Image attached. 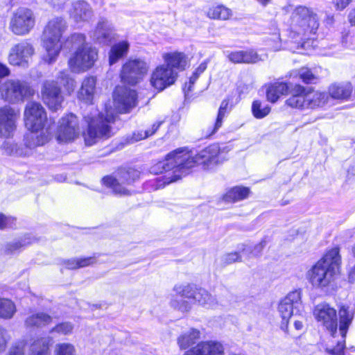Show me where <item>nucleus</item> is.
<instances>
[{
    "label": "nucleus",
    "mask_w": 355,
    "mask_h": 355,
    "mask_svg": "<svg viewBox=\"0 0 355 355\" xmlns=\"http://www.w3.org/2000/svg\"><path fill=\"white\" fill-rule=\"evenodd\" d=\"M230 150L226 145L220 146L218 144H214L193 155L186 148H178L168 153L164 160L153 165L150 172L155 174L164 172L167 173L164 176L163 181L157 179L159 187H164L181 179L189 173L191 168L197 165H201L205 169H209L223 163L227 159Z\"/></svg>",
    "instance_id": "nucleus-1"
},
{
    "label": "nucleus",
    "mask_w": 355,
    "mask_h": 355,
    "mask_svg": "<svg viewBox=\"0 0 355 355\" xmlns=\"http://www.w3.org/2000/svg\"><path fill=\"white\" fill-rule=\"evenodd\" d=\"M137 93L135 90L125 87L118 86L113 92L114 108L105 104V116L98 114V117H85L88 128L83 134L85 144L92 146L101 138L111 137L110 124L115 120L117 113H125L136 105Z\"/></svg>",
    "instance_id": "nucleus-2"
},
{
    "label": "nucleus",
    "mask_w": 355,
    "mask_h": 355,
    "mask_svg": "<svg viewBox=\"0 0 355 355\" xmlns=\"http://www.w3.org/2000/svg\"><path fill=\"white\" fill-rule=\"evenodd\" d=\"M26 128L29 131L24 136V145L29 149L44 145L50 139V132L45 128L47 116L42 105L36 102L28 103L24 111Z\"/></svg>",
    "instance_id": "nucleus-3"
},
{
    "label": "nucleus",
    "mask_w": 355,
    "mask_h": 355,
    "mask_svg": "<svg viewBox=\"0 0 355 355\" xmlns=\"http://www.w3.org/2000/svg\"><path fill=\"white\" fill-rule=\"evenodd\" d=\"M317 14L313 9L303 6L296 7L290 18L289 37L297 44V49L305 48L309 40L314 39L319 28Z\"/></svg>",
    "instance_id": "nucleus-4"
},
{
    "label": "nucleus",
    "mask_w": 355,
    "mask_h": 355,
    "mask_svg": "<svg viewBox=\"0 0 355 355\" xmlns=\"http://www.w3.org/2000/svg\"><path fill=\"white\" fill-rule=\"evenodd\" d=\"M340 262L338 248L327 252L309 271L311 284L320 289L331 287L338 273Z\"/></svg>",
    "instance_id": "nucleus-5"
},
{
    "label": "nucleus",
    "mask_w": 355,
    "mask_h": 355,
    "mask_svg": "<svg viewBox=\"0 0 355 355\" xmlns=\"http://www.w3.org/2000/svg\"><path fill=\"white\" fill-rule=\"evenodd\" d=\"M85 36L75 33L71 36L76 51L68 60V66L73 73H82L90 69L98 60V50L85 42Z\"/></svg>",
    "instance_id": "nucleus-6"
},
{
    "label": "nucleus",
    "mask_w": 355,
    "mask_h": 355,
    "mask_svg": "<svg viewBox=\"0 0 355 355\" xmlns=\"http://www.w3.org/2000/svg\"><path fill=\"white\" fill-rule=\"evenodd\" d=\"M67 28L66 21L60 17L49 21L43 33L42 45L45 53L42 59L47 64L55 62L62 47L61 37Z\"/></svg>",
    "instance_id": "nucleus-7"
},
{
    "label": "nucleus",
    "mask_w": 355,
    "mask_h": 355,
    "mask_svg": "<svg viewBox=\"0 0 355 355\" xmlns=\"http://www.w3.org/2000/svg\"><path fill=\"white\" fill-rule=\"evenodd\" d=\"M329 96L324 92L318 91H306L300 85L294 87L292 95L286 103L293 108L297 109H314L324 106L328 101Z\"/></svg>",
    "instance_id": "nucleus-8"
},
{
    "label": "nucleus",
    "mask_w": 355,
    "mask_h": 355,
    "mask_svg": "<svg viewBox=\"0 0 355 355\" xmlns=\"http://www.w3.org/2000/svg\"><path fill=\"white\" fill-rule=\"evenodd\" d=\"M139 171L132 168H120L115 178L106 176L103 178L104 185L112 189L116 195L128 196L130 194L126 186L130 185L139 177Z\"/></svg>",
    "instance_id": "nucleus-9"
},
{
    "label": "nucleus",
    "mask_w": 355,
    "mask_h": 355,
    "mask_svg": "<svg viewBox=\"0 0 355 355\" xmlns=\"http://www.w3.org/2000/svg\"><path fill=\"white\" fill-rule=\"evenodd\" d=\"M149 67V64L144 59H129L122 66L120 74L121 80L125 83L135 85L147 74Z\"/></svg>",
    "instance_id": "nucleus-10"
},
{
    "label": "nucleus",
    "mask_w": 355,
    "mask_h": 355,
    "mask_svg": "<svg viewBox=\"0 0 355 355\" xmlns=\"http://www.w3.org/2000/svg\"><path fill=\"white\" fill-rule=\"evenodd\" d=\"M35 53V49L30 40H22L12 46L8 61L12 66L26 67Z\"/></svg>",
    "instance_id": "nucleus-11"
},
{
    "label": "nucleus",
    "mask_w": 355,
    "mask_h": 355,
    "mask_svg": "<svg viewBox=\"0 0 355 355\" xmlns=\"http://www.w3.org/2000/svg\"><path fill=\"white\" fill-rule=\"evenodd\" d=\"M31 94V89L25 81L10 79L0 84V96L8 101H22Z\"/></svg>",
    "instance_id": "nucleus-12"
},
{
    "label": "nucleus",
    "mask_w": 355,
    "mask_h": 355,
    "mask_svg": "<svg viewBox=\"0 0 355 355\" xmlns=\"http://www.w3.org/2000/svg\"><path fill=\"white\" fill-rule=\"evenodd\" d=\"M301 292L295 290L290 292L282 299L278 306V311L282 318L281 329L287 331L288 320L294 311L297 313L302 309Z\"/></svg>",
    "instance_id": "nucleus-13"
},
{
    "label": "nucleus",
    "mask_w": 355,
    "mask_h": 355,
    "mask_svg": "<svg viewBox=\"0 0 355 355\" xmlns=\"http://www.w3.org/2000/svg\"><path fill=\"white\" fill-rule=\"evenodd\" d=\"M34 26L35 17L32 10L20 8L14 12L9 28L15 35L21 36L28 34Z\"/></svg>",
    "instance_id": "nucleus-14"
},
{
    "label": "nucleus",
    "mask_w": 355,
    "mask_h": 355,
    "mask_svg": "<svg viewBox=\"0 0 355 355\" xmlns=\"http://www.w3.org/2000/svg\"><path fill=\"white\" fill-rule=\"evenodd\" d=\"M354 310L349 306L342 305L339 308V331L341 340L338 341L335 347L327 348V352L333 355H345L343 350L345 347V337L349 325L354 318Z\"/></svg>",
    "instance_id": "nucleus-15"
},
{
    "label": "nucleus",
    "mask_w": 355,
    "mask_h": 355,
    "mask_svg": "<svg viewBox=\"0 0 355 355\" xmlns=\"http://www.w3.org/2000/svg\"><path fill=\"white\" fill-rule=\"evenodd\" d=\"M178 78V72L164 64L157 66L150 77V85L159 92L173 85Z\"/></svg>",
    "instance_id": "nucleus-16"
},
{
    "label": "nucleus",
    "mask_w": 355,
    "mask_h": 355,
    "mask_svg": "<svg viewBox=\"0 0 355 355\" xmlns=\"http://www.w3.org/2000/svg\"><path fill=\"white\" fill-rule=\"evenodd\" d=\"M313 316L321 325L326 328L334 336L337 332L338 318L336 311L329 304H318L313 309Z\"/></svg>",
    "instance_id": "nucleus-17"
},
{
    "label": "nucleus",
    "mask_w": 355,
    "mask_h": 355,
    "mask_svg": "<svg viewBox=\"0 0 355 355\" xmlns=\"http://www.w3.org/2000/svg\"><path fill=\"white\" fill-rule=\"evenodd\" d=\"M80 135L78 120L76 116L69 114L59 121L56 138L59 142H70L75 140Z\"/></svg>",
    "instance_id": "nucleus-18"
},
{
    "label": "nucleus",
    "mask_w": 355,
    "mask_h": 355,
    "mask_svg": "<svg viewBox=\"0 0 355 355\" xmlns=\"http://www.w3.org/2000/svg\"><path fill=\"white\" fill-rule=\"evenodd\" d=\"M197 289L194 286L190 284L175 285L173 290L178 295L171 299V306L182 312L189 311L191 308V305L184 298L194 301Z\"/></svg>",
    "instance_id": "nucleus-19"
},
{
    "label": "nucleus",
    "mask_w": 355,
    "mask_h": 355,
    "mask_svg": "<svg viewBox=\"0 0 355 355\" xmlns=\"http://www.w3.org/2000/svg\"><path fill=\"white\" fill-rule=\"evenodd\" d=\"M42 95L44 103L50 110L57 111L61 107L64 97L57 81L46 80L43 85Z\"/></svg>",
    "instance_id": "nucleus-20"
},
{
    "label": "nucleus",
    "mask_w": 355,
    "mask_h": 355,
    "mask_svg": "<svg viewBox=\"0 0 355 355\" xmlns=\"http://www.w3.org/2000/svg\"><path fill=\"white\" fill-rule=\"evenodd\" d=\"M17 113L9 106L0 108V137L8 138L16 129Z\"/></svg>",
    "instance_id": "nucleus-21"
},
{
    "label": "nucleus",
    "mask_w": 355,
    "mask_h": 355,
    "mask_svg": "<svg viewBox=\"0 0 355 355\" xmlns=\"http://www.w3.org/2000/svg\"><path fill=\"white\" fill-rule=\"evenodd\" d=\"M164 64L175 71H184L188 64V58L181 52L165 53L162 55Z\"/></svg>",
    "instance_id": "nucleus-22"
},
{
    "label": "nucleus",
    "mask_w": 355,
    "mask_h": 355,
    "mask_svg": "<svg viewBox=\"0 0 355 355\" xmlns=\"http://www.w3.org/2000/svg\"><path fill=\"white\" fill-rule=\"evenodd\" d=\"M96 78L94 76L85 77L80 89L78 92V98L87 103H92L96 93Z\"/></svg>",
    "instance_id": "nucleus-23"
},
{
    "label": "nucleus",
    "mask_w": 355,
    "mask_h": 355,
    "mask_svg": "<svg viewBox=\"0 0 355 355\" xmlns=\"http://www.w3.org/2000/svg\"><path fill=\"white\" fill-rule=\"evenodd\" d=\"M112 24L105 19H101L94 30L93 40L100 44H107L112 40Z\"/></svg>",
    "instance_id": "nucleus-24"
},
{
    "label": "nucleus",
    "mask_w": 355,
    "mask_h": 355,
    "mask_svg": "<svg viewBox=\"0 0 355 355\" xmlns=\"http://www.w3.org/2000/svg\"><path fill=\"white\" fill-rule=\"evenodd\" d=\"M70 15L76 22L86 21L92 17V10L88 3L84 1H78L73 3Z\"/></svg>",
    "instance_id": "nucleus-25"
},
{
    "label": "nucleus",
    "mask_w": 355,
    "mask_h": 355,
    "mask_svg": "<svg viewBox=\"0 0 355 355\" xmlns=\"http://www.w3.org/2000/svg\"><path fill=\"white\" fill-rule=\"evenodd\" d=\"M352 92L353 87L349 82L333 83L329 87V94L334 99H348Z\"/></svg>",
    "instance_id": "nucleus-26"
},
{
    "label": "nucleus",
    "mask_w": 355,
    "mask_h": 355,
    "mask_svg": "<svg viewBox=\"0 0 355 355\" xmlns=\"http://www.w3.org/2000/svg\"><path fill=\"white\" fill-rule=\"evenodd\" d=\"M200 338V331L192 328L180 334L177 338V343L180 349H186L195 344Z\"/></svg>",
    "instance_id": "nucleus-27"
},
{
    "label": "nucleus",
    "mask_w": 355,
    "mask_h": 355,
    "mask_svg": "<svg viewBox=\"0 0 355 355\" xmlns=\"http://www.w3.org/2000/svg\"><path fill=\"white\" fill-rule=\"evenodd\" d=\"M32 242L33 239L26 235L7 243L5 245L4 251L8 254H17L25 249Z\"/></svg>",
    "instance_id": "nucleus-28"
},
{
    "label": "nucleus",
    "mask_w": 355,
    "mask_h": 355,
    "mask_svg": "<svg viewBox=\"0 0 355 355\" xmlns=\"http://www.w3.org/2000/svg\"><path fill=\"white\" fill-rule=\"evenodd\" d=\"M130 47L128 41H121L114 44L109 52V63L110 65L115 64L119 59L127 55Z\"/></svg>",
    "instance_id": "nucleus-29"
},
{
    "label": "nucleus",
    "mask_w": 355,
    "mask_h": 355,
    "mask_svg": "<svg viewBox=\"0 0 355 355\" xmlns=\"http://www.w3.org/2000/svg\"><path fill=\"white\" fill-rule=\"evenodd\" d=\"M194 302L207 309H214L218 305V301L204 288H198Z\"/></svg>",
    "instance_id": "nucleus-30"
},
{
    "label": "nucleus",
    "mask_w": 355,
    "mask_h": 355,
    "mask_svg": "<svg viewBox=\"0 0 355 355\" xmlns=\"http://www.w3.org/2000/svg\"><path fill=\"white\" fill-rule=\"evenodd\" d=\"M288 89V87L284 83H275L270 85L267 89L266 97L271 103H275L279 98L285 94Z\"/></svg>",
    "instance_id": "nucleus-31"
},
{
    "label": "nucleus",
    "mask_w": 355,
    "mask_h": 355,
    "mask_svg": "<svg viewBox=\"0 0 355 355\" xmlns=\"http://www.w3.org/2000/svg\"><path fill=\"white\" fill-rule=\"evenodd\" d=\"M250 193L247 187H234L230 189L224 196V200L227 202H234L246 198Z\"/></svg>",
    "instance_id": "nucleus-32"
},
{
    "label": "nucleus",
    "mask_w": 355,
    "mask_h": 355,
    "mask_svg": "<svg viewBox=\"0 0 355 355\" xmlns=\"http://www.w3.org/2000/svg\"><path fill=\"white\" fill-rule=\"evenodd\" d=\"M207 16L210 19L227 20L232 16V10L223 5L214 6L209 9Z\"/></svg>",
    "instance_id": "nucleus-33"
},
{
    "label": "nucleus",
    "mask_w": 355,
    "mask_h": 355,
    "mask_svg": "<svg viewBox=\"0 0 355 355\" xmlns=\"http://www.w3.org/2000/svg\"><path fill=\"white\" fill-rule=\"evenodd\" d=\"M17 311L15 303L10 299L0 297V318H12Z\"/></svg>",
    "instance_id": "nucleus-34"
},
{
    "label": "nucleus",
    "mask_w": 355,
    "mask_h": 355,
    "mask_svg": "<svg viewBox=\"0 0 355 355\" xmlns=\"http://www.w3.org/2000/svg\"><path fill=\"white\" fill-rule=\"evenodd\" d=\"M51 322V318L44 313L33 314L26 320L28 327H40L49 324Z\"/></svg>",
    "instance_id": "nucleus-35"
},
{
    "label": "nucleus",
    "mask_w": 355,
    "mask_h": 355,
    "mask_svg": "<svg viewBox=\"0 0 355 355\" xmlns=\"http://www.w3.org/2000/svg\"><path fill=\"white\" fill-rule=\"evenodd\" d=\"M49 338H42L35 340L31 345V355H49Z\"/></svg>",
    "instance_id": "nucleus-36"
},
{
    "label": "nucleus",
    "mask_w": 355,
    "mask_h": 355,
    "mask_svg": "<svg viewBox=\"0 0 355 355\" xmlns=\"http://www.w3.org/2000/svg\"><path fill=\"white\" fill-rule=\"evenodd\" d=\"M293 73H296L295 76H298L306 84H314L318 80V76L308 67H302Z\"/></svg>",
    "instance_id": "nucleus-37"
},
{
    "label": "nucleus",
    "mask_w": 355,
    "mask_h": 355,
    "mask_svg": "<svg viewBox=\"0 0 355 355\" xmlns=\"http://www.w3.org/2000/svg\"><path fill=\"white\" fill-rule=\"evenodd\" d=\"M207 67V61H204L199 64L198 68L193 71L192 76L189 78L188 83H185L183 90L186 95L192 90V87L198 80L199 76L206 70Z\"/></svg>",
    "instance_id": "nucleus-38"
},
{
    "label": "nucleus",
    "mask_w": 355,
    "mask_h": 355,
    "mask_svg": "<svg viewBox=\"0 0 355 355\" xmlns=\"http://www.w3.org/2000/svg\"><path fill=\"white\" fill-rule=\"evenodd\" d=\"M266 240L263 239L261 241L254 245L253 248L251 245H245V247L242 249L243 254H245V259H250L252 257H258L261 254L263 249L265 248L266 245Z\"/></svg>",
    "instance_id": "nucleus-39"
},
{
    "label": "nucleus",
    "mask_w": 355,
    "mask_h": 355,
    "mask_svg": "<svg viewBox=\"0 0 355 355\" xmlns=\"http://www.w3.org/2000/svg\"><path fill=\"white\" fill-rule=\"evenodd\" d=\"M94 258L89 257L85 258L69 259L64 262V264L67 268L73 270L88 266L94 263Z\"/></svg>",
    "instance_id": "nucleus-40"
},
{
    "label": "nucleus",
    "mask_w": 355,
    "mask_h": 355,
    "mask_svg": "<svg viewBox=\"0 0 355 355\" xmlns=\"http://www.w3.org/2000/svg\"><path fill=\"white\" fill-rule=\"evenodd\" d=\"M57 78L58 81L64 86L69 94H71L74 91L76 88V82L74 79L69 77L67 71H60Z\"/></svg>",
    "instance_id": "nucleus-41"
},
{
    "label": "nucleus",
    "mask_w": 355,
    "mask_h": 355,
    "mask_svg": "<svg viewBox=\"0 0 355 355\" xmlns=\"http://www.w3.org/2000/svg\"><path fill=\"white\" fill-rule=\"evenodd\" d=\"M228 105L229 101L226 99L223 100L221 102L220 107L218 109V115L214 125V128L209 133V135L214 134L222 126L223 119L227 113Z\"/></svg>",
    "instance_id": "nucleus-42"
},
{
    "label": "nucleus",
    "mask_w": 355,
    "mask_h": 355,
    "mask_svg": "<svg viewBox=\"0 0 355 355\" xmlns=\"http://www.w3.org/2000/svg\"><path fill=\"white\" fill-rule=\"evenodd\" d=\"M161 122L155 123L150 130L144 131H138L137 132H134L132 137L128 141L129 143H134L141 139H146L149 136L153 135L159 128L161 125Z\"/></svg>",
    "instance_id": "nucleus-43"
},
{
    "label": "nucleus",
    "mask_w": 355,
    "mask_h": 355,
    "mask_svg": "<svg viewBox=\"0 0 355 355\" xmlns=\"http://www.w3.org/2000/svg\"><path fill=\"white\" fill-rule=\"evenodd\" d=\"M252 111L256 118L261 119L269 114L270 107L267 105L263 106L259 101H254L252 105Z\"/></svg>",
    "instance_id": "nucleus-44"
},
{
    "label": "nucleus",
    "mask_w": 355,
    "mask_h": 355,
    "mask_svg": "<svg viewBox=\"0 0 355 355\" xmlns=\"http://www.w3.org/2000/svg\"><path fill=\"white\" fill-rule=\"evenodd\" d=\"M242 64H254L261 58L258 53L253 49L241 50Z\"/></svg>",
    "instance_id": "nucleus-45"
},
{
    "label": "nucleus",
    "mask_w": 355,
    "mask_h": 355,
    "mask_svg": "<svg viewBox=\"0 0 355 355\" xmlns=\"http://www.w3.org/2000/svg\"><path fill=\"white\" fill-rule=\"evenodd\" d=\"M54 355H76V352L70 343H58L55 346Z\"/></svg>",
    "instance_id": "nucleus-46"
},
{
    "label": "nucleus",
    "mask_w": 355,
    "mask_h": 355,
    "mask_svg": "<svg viewBox=\"0 0 355 355\" xmlns=\"http://www.w3.org/2000/svg\"><path fill=\"white\" fill-rule=\"evenodd\" d=\"M245 257V254H243L242 250L238 252H231L224 254L221 257V261L224 265L231 264L236 261H241L242 258Z\"/></svg>",
    "instance_id": "nucleus-47"
},
{
    "label": "nucleus",
    "mask_w": 355,
    "mask_h": 355,
    "mask_svg": "<svg viewBox=\"0 0 355 355\" xmlns=\"http://www.w3.org/2000/svg\"><path fill=\"white\" fill-rule=\"evenodd\" d=\"M73 325L69 322H63L55 326L51 332L55 331L60 334L67 335L72 331Z\"/></svg>",
    "instance_id": "nucleus-48"
},
{
    "label": "nucleus",
    "mask_w": 355,
    "mask_h": 355,
    "mask_svg": "<svg viewBox=\"0 0 355 355\" xmlns=\"http://www.w3.org/2000/svg\"><path fill=\"white\" fill-rule=\"evenodd\" d=\"M227 58L229 61L234 64H242L241 50L234 51H227Z\"/></svg>",
    "instance_id": "nucleus-49"
},
{
    "label": "nucleus",
    "mask_w": 355,
    "mask_h": 355,
    "mask_svg": "<svg viewBox=\"0 0 355 355\" xmlns=\"http://www.w3.org/2000/svg\"><path fill=\"white\" fill-rule=\"evenodd\" d=\"M14 218L6 217L3 214H0V229L5 227H12Z\"/></svg>",
    "instance_id": "nucleus-50"
},
{
    "label": "nucleus",
    "mask_w": 355,
    "mask_h": 355,
    "mask_svg": "<svg viewBox=\"0 0 355 355\" xmlns=\"http://www.w3.org/2000/svg\"><path fill=\"white\" fill-rule=\"evenodd\" d=\"M335 8L337 10H343L352 2V0H332Z\"/></svg>",
    "instance_id": "nucleus-51"
},
{
    "label": "nucleus",
    "mask_w": 355,
    "mask_h": 355,
    "mask_svg": "<svg viewBox=\"0 0 355 355\" xmlns=\"http://www.w3.org/2000/svg\"><path fill=\"white\" fill-rule=\"evenodd\" d=\"M9 338L8 333L4 329L0 330V351L3 350L6 348L7 341Z\"/></svg>",
    "instance_id": "nucleus-52"
},
{
    "label": "nucleus",
    "mask_w": 355,
    "mask_h": 355,
    "mask_svg": "<svg viewBox=\"0 0 355 355\" xmlns=\"http://www.w3.org/2000/svg\"><path fill=\"white\" fill-rule=\"evenodd\" d=\"M8 355H24V345L20 343L12 347Z\"/></svg>",
    "instance_id": "nucleus-53"
},
{
    "label": "nucleus",
    "mask_w": 355,
    "mask_h": 355,
    "mask_svg": "<svg viewBox=\"0 0 355 355\" xmlns=\"http://www.w3.org/2000/svg\"><path fill=\"white\" fill-rule=\"evenodd\" d=\"M272 40L275 42V45L272 46V48L274 51H278L280 49L281 47V39L279 36V33H277L274 34Z\"/></svg>",
    "instance_id": "nucleus-54"
},
{
    "label": "nucleus",
    "mask_w": 355,
    "mask_h": 355,
    "mask_svg": "<svg viewBox=\"0 0 355 355\" xmlns=\"http://www.w3.org/2000/svg\"><path fill=\"white\" fill-rule=\"evenodd\" d=\"M9 73L10 69L8 67L6 64L0 62V78L7 76Z\"/></svg>",
    "instance_id": "nucleus-55"
},
{
    "label": "nucleus",
    "mask_w": 355,
    "mask_h": 355,
    "mask_svg": "<svg viewBox=\"0 0 355 355\" xmlns=\"http://www.w3.org/2000/svg\"><path fill=\"white\" fill-rule=\"evenodd\" d=\"M347 19L351 25L355 26V8L349 10Z\"/></svg>",
    "instance_id": "nucleus-56"
},
{
    "label": "nucleus",
    "mask_w": 355,
    "mask_h": 355,
    "mask_svg": "<svg viewBox=\"0 0 355 355\" xmlns=\"http://www.w3.org/2000/svg\"><path fill=\"white\" fill-rule=\"evenodd\" d=\"M10 154H15L17 155H26L27 153H23L21 151L19 150L16 148V146L15 145H12V148L10 151L9 152Z\"/></svg>",
    "instance_id": "nucleus-57"
},
{
    "label": "nucleus",
    "mask_w": 355,
    "mask_h": 355,
    "mask_svg": "<svg viewBox=\"0 0 355 355\" xmlns=\"http://www.w3.org/2000/svg\"><path fill=\"white\" fill-rule=\"evenodd\" d=\"M67 0H51V3L53 4V6H57V7H60L61 6H62L63 4H64V3L67 1Z\"/></svg>",
    "instance_id": "nucleus-58"
},
{
    "label": "nucleus",
    "mask_w": 355,
    "mask_h": 355,
    "mask_svg": "<svg viewBox=\"0 0 355 355\" xmlns=\"http://www.w3.org/2000/svg\"><path fill=\"white\" fill-rule=\"evenodd\" d=\"M353 253L355 257V245H354V248H353ZM349 279H352V280L355 279V268L349 272Z\"/></svg>",
    "instance_id": "nucleus-59"
},
{
    "label": "nucleus",
    "mask_w": 355,
    "mask_h": 355,
    "mask_svg": "<svg viewBox=\"0 0 355 355\" xmlns=\"http://www.w3.org/2000/svg\"><path fill=\"white\" fill-rule=\"evenodd\" d=\"M295 328L297 330H301L303 328V324L301 321L295 320L294 322Z\"/></svg>",
    "instance_id": "nucleus-60"
},
{
    "label": "nucleus",
    "mask_w": 355,
    "mask_h": 355,
    "mask_svg": "<svg viewBox=\"0 0 355 355\" xmlns=\"http://www.w3.org/2000/svg\"><path fill=\"white\" fill-rule=\"evenodd\" d=\"M258 3L261 4L263 6H266L271 0H256Z\"/></svg>",
    "instance_id": "nucleus-61"
}]
</instances>
